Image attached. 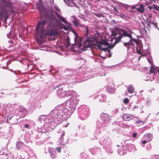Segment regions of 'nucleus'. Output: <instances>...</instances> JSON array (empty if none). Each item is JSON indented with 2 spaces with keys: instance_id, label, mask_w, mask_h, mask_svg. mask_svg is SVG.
I'll return each instance as SVG.
<instances>
[{
  "instance_id": "30",
  "label": "nucleus",
  "mask_w": 159,
  "mask_h": 159,
  "mask_svg": "<svg viewBox=\"0 0 159 159\" xmlns=\"http://www.w3.org/2000/svg\"><path fill=\"white\" fill-rule=\"evenodd\" d=\"M136 42H135V43H136L137 45H139L141 43V41L140 40L138 39L136 41Z\"/></svg>"
},
{
  "instance_id": "25",
  "label": "nucleus",
  "mask_w": 159,
  "mask_h": 159,
  "mask_svg": "<svg viewBox=\"0 0 159 159\" xmlns=\"http://www.w3.org/2000/svg\"><path fill=\"white\" fill-rule=\"evenodd\" d=\"M123 102L125 104H128L129 102V100L128 98H125L123 100Z\"/></svg>"
},
{
  "instance_id": "19",
  "label": "nucleus",
  "mask_w": 159,
  "mask_h": 159,
  "mask_svg": "<svg viewBox=\"0 0 159 159\" xmlns=\"http://www.w3.org/2000/svg\"><path fill=\"white\" fill-rule=\"evenodd\" d=\"M117 27L115 28V30H112V34L111 35L112 36H114L115 37L116 36V35L118 34H119V33H118V32L116 30V28Z\"/></svg>"
},
{
  "instance_id": "3",
  "label": "nucleus",
  "mask_w": 159,
  "mask_h": 159,
  "mask_svg": "<svg viewBox=\"0 0 159 159\" xmlns=\"http://www.w3.org/2000/svg\"><path fill=\"white\" fill-rule=\"evenodd\" d=\"M74 33L75 35L74 38L75 43V44H72V45L73 48H80L81 50V51L82 52L86 50L88 48H90V45L89 44V43H88L87 45H86L82 43L81 41L80 40L79 41H78L77 40L78 34L75 31ZM87 43H88V42Z\"/></svg>"
},
{
  "instance_id": "33",
  "label": "nucleus",
  "mask_w": 159,
  "mask_h": 159,
  "mask_svg": "<svg viewBox=\"0 0 159 159\" xmlns=\"http://www.w3.org/2000/svg\"><path fill=\"white\" fill-rule=\"evenodd\" d=\"M61 86V85L60 84L57 85L56 86H55L54 85H53V89H56L57 88H58L60 87Z\"/></svg>"
},
{
  "instance_id": "12",
  "label": "nucleus",
  "mask_w": 159,
  "mask_h": 159,
  "mask_svg": "<svg viewBox=\"0 0 159 159\" xmlns=\"http://www.w3.org/2000/svg\"><path fill=\"white\" fill-rule=\"evenodd\" d=\"M55 14L60 19V20L65 24H67V22L65 18L59 15L57 12H55Z\"/></svg>"
},
{
  "instance_id": "14",
  "label": "nucleus",
  "mask_w": 159,
  "mask_h": 159,
  "mask_svg": "<svg viewBox=\"0 0 159 159\" xmlns=\"http://www.w3.org/2000/svg\"><path fill=\"white\" fill-rule=\"evenodd\" d=\"M64 2L67 4L68 6L72 7L74 3V0H64Z\"/></svg>"
},
{
  "instance_id": "44",
  "label": "nucleus",
  "mask_w": 159,
  "mask_h": 159,
  "mask_svg": "<svg viewBox=\"0 0 159 159\" xmlns=\"http://www.w3.org/2000/svg\"><path fill=\"white\" fill-rule=\"evenodd\" d=\"M130 48V46H127V49L128 51L129 49Z\"/></svg>"
},
{
  "instance_id": "8",
  "label": "nucleus",
  "mask_w": 159,
  "mask_h": 159,
  "mask_svg": "<svg viewBox=\"0 0 159 159\" xmlns=\"http://www.w3.org/2000/svg\"><path fill=\"white\" fill-rule=\"evenodd\" d=\"M137 7L136 11L140 12L141 13L144 12L145 9H144V6L142 4H140L139 5H136Z\"/></svg>"
},
{
  "instance_id": "34",
  "label": "nucleus",
  "mask_w": 159,
  "mask_h": 159,
  "mask_svg": "<svg viewBox=\"0 0 159 159\" xmlns=\"http://www.w3.org/2000/svg\"><path fill=\"white\" fill-rule=\"evenodd\" d=\"M137 134L135 133H133L132 136L133 138H135L137 137Z\"/></svg>"
},
{
  "instance_id": "36",
  "label": "nucleus",
  "mask_w": 159,
  "mask_h": 159,
  "mask_svg": "<svg viewBox=\"0 0 159 159\" xmlns=\"http://www.w3.org/2000/svg\"><path fill=\"white\" fill-rule=\"evenodd\" d=\"M29 125L28 124H25L24 125V127L25 128L29 129Z\"/></svg>"
},
{
  "instance_id": "38",
  "label": "nucleus",
  "mask_w": 159,
  "mask_h": 159,
  "mask_svg": "<svg viewBox=\"0 0 159 159\" xmlns=\"http://www.w3.org/2000/svg\"><path fill=\"white\" fill-rule=\"evenodd\" d=\"M10 12H12L13 11V10L12 7H10Z\"/></svg>"
},
{
  "instance_id": "46",
  "label": "nucleus",
  "mask_w": 159,
  "mask_h": 159,
  "mask_svg": "<svg viewBox=\"0 0 159 159\" xmlns=\"http://www.w3.org/2000/svg\"><path fill=\"white\" fill-rule=\"evenodd\" d=\"M116 146H117V147H119V145H116Z\"/></svg>"
},
{
  "instance_id": "2",
  "label": "nucleus",
  "mask_w": 159,
  "mask_h": 159,
  "mask_svg": "<svg viewBox=\"0 0 159 159\" xmlns=\"http://www.w3.org/2000/svg\"><path fill=\"white\" fill-rule=\"evenodd\" d=\"M51 19L53 20V21H54V20L55 21L57 20V19H56L53 17H47L46 18H43L41 17L39 20V21L38 22V24L36 26L37 30L38 31L41 29L42 32L44 30V27L47 24V25L49 23V21Z\"/></svg>"
},
{
  "instance_id": "28",
  "label": "nucleus",
  "mask_w": 159,
  "mask_h": 159,
  "mask_svg": "<svg viewBox=\"0 0 159 159\" xmlns=\"http://www.w3.org/2000/svg\"><path fill=\"white\" fill-rule=\"evenodd\" d=\"M50 155L51 157L52 158H54L55 157V154L52 153V152H51L50 153Z\"/></svg>"
},
{
  "instance_id": "1",
  "label": "nucleus",
  "mask_w": 159,
  "mask_h": 159,
  "mask_svg": "<svg viewBox=\"0 0 159 159\" xmlns=\"http://www.w3.org/2000/svg\"><path fill=\"white\" fill-rule=\"evenodd\" d=\"M116 30L119 33V34L118 36L115 38L113 45H111L108 42L106 41H103L100 43L97 42L95 45L97 48L101 51L108 52L110 57L111 56V54L110 53L111 50L113 48L116 44L121 41V39L123 37H126L124 35V33H126L125 29L124 28H116Z\"/></svg>"
},
{
  "instance_id": "17",
  "label": "nucleus",
  "mask_w": 159,
  "mask_h": 159,
  "mask_svg": "<svg viewBox=\"0 0 159 159\" xmlns=\"http://www.w3.org/2000/svg\"><path fill=\"white\" fill-rule=\"evenodd\" d=\"M72 22L74 25L76 26H79L80 27V25H81L82 24L80 23L79 20L76 18H74V20L72 21Z\"/></svg>"
},
{
  "instance_id": "41",
  "label": "nucleus",
  "mask_w": 159,
  "mask_h": 159,
  "mask_svg": "<svg viewBox=\"0 0 159 159\" xmlns=\"http://www.w3.org/2000/svg\"><path fill=\"white\" fill-rule=\"evenodd\" d=\"M146 143H147V141H146V140H143L142 141V144L143 145H144Z\"/></svg>"
},
{
  "instance_id": "32",
  "label": "nucleus",
  "mask_w": 159,
  "mask_h": 159,
  "mask_svg": "<svg viewBox=\"0 0 159 159\" xmlns=\"http://www.w3.org/2000/svg\"><path fill=\"white\" fill-rule=\"evenodd\" d=\"M137 51L138 53L140 55H141V51L140 49L139 48V49H138V48H137Z\"/></svg>"
},
{
  "instance_id": "24",
  "label": "nucleus",
  "mask_w": 159,
  "mask_h": 159,
  "mask_svg": "<svg viewBox=\"0 0 159 159\" xmlns=\"http://www.w3.org/2000/svg\"><path fill=\"white\" fill-rule=\"evenodd\" d=\"M66 41L67 42V43H68V45L67 46V47L69 46V45H70L71 43H70V38L68 36L67 37V38L66 39Z\"/></svg>"
},
{
  "instance_id": "11",
  "label": "nucleus",
  "mask_w": 159,
  "mask_h": 159,
  "mask_svg": "<svg viewBox=\"0 0 159 159\" xmlns=\"http://www.w3.org/2000/svg\"><path fill=\"white\" fill-rule=\"evenodd\" d=\"M132 115L129 114H124L123 116L124 120L125 121H129L131 119Z\"/></svg>"
},
{
  "instance_id": "37",
  "label": "nucleus",
  "mask_w": 159,
  "mask_h": 159,
  "mask_svg": "<svg viewBox=\"0 0 159 159\" xmlns=\"http://www.w3.org/2000/svg\"><path fill=\"white\" fill-rule=\"evenodd\" d=\"M138 106H135L134 107L133 109H132V111H135V109H138Z\"/></svg>"
},
{
  "instance_id": "45",
  "label": "nucleus",
  "mask_w": 159,
  "mask_h": 159,
  "mask_svg": "<svg viewBox=\"0 0 159 159\" xmlns=\"http://www.w3.org/2000/svg\"><path fill=\"white\" fill-rule=\"evenodd\" d=\"M157 156H158V157L157 158V159H159V155H157Z\"/></svg>"
},
{
  "instance_id": "5",
  "label": "nucleus",
  "mask_w": 159,
  "mask_h": 159,
  "mask_svg": "<svg viewBox=\"0 0 159 159\" xmlns=\"http://www.w3.org/2000/svg\"><path fill=\"white\" fill-rule=\"evenodd\" d=\"M124 28L126 29V33L125 34L124 33V35H125L126 37L130 38V40L132 42H134L135 43L136 42V41L137 39L135 38H133L132 36L131 33L132 32L131 31L129 28L128 26H125L124 27Z\"/></svg>"
},
{
  "instance_id": "48",
  "label": "nucleus",
  "mask_w": 159,
  "mask_h": 159,
  "mask_svg": "<svg viewBox=\"0 0 159 159\" xmlns=\"http://www.w3.org/2000/svg\"><path fill=\"white\" fill-rule=\"evenodd\" d=\"M142 23L143 24V25H144V24L143 22H142Z\"/></svg>"
},
{
  "instance_id": "6",
  "label": "nucleus",
  "mask_w": 159,
  "mask_h": 159,
  "mask_svg": "<svg viewBox=\"0 0 159 159\" xmlns=\"http://www.w3.org/2000/svg\"><path fill=\"white\" fill-rule=\"evenodd\" d=\"M79 30L83 32L84 34L87 37L89 33V30L88 27L86 26H84L83 24L80 25Z\"/></svg>"
},
{
  "instance_id": "49",
  "label": "nucleus",
  "mask_w": 159,
  "mask_h": 159,
  "mask_svg": "<svg viewBox=\"0 0 159 159\" xmlns=\"http://www.w3.org/2000/svg\"><path fill=\"white\" fill-rule=\"evenodd\" d=\"M140 57H141V56H140V57H139V59H140Z\"/></svg>"
},
{
  "instance_id": "42",
  "label": "nucleus",
  "mask_w": 159,
  "mask_h": 159,
  "mask_svg": "<svg viewBox=\"0 0 159 159\" xmlns=\"http://www.w3.org/2000/svg\"><path fill=\"white\" fill-rule=\"evenodd\" d=\"M114 10H115V11H116V12H117L118 13H120V12H118V11H117V10L116 9L115 7H113Z\"/></svg>"
},
{
  "instance_id": "40",
  "label": "nucleus",
  "mask_w": 159,
  "mask_h": 159,
  "mask_svg": "<svg viewBox=\"0 0 159 159\" xmlns=\"http://www.w3.org/2000/svg\"><path fill=\"white\" fill-rule=\"evenodd\" d=\"M123 45L125 47H127V46H128L127 43V42L124 43H123Z\"/></svg>"
},
{
  "instance_id": "13",
  "label": "nucleus",
  "mask_w": 159,
  "mask_h": 159,
  "mask_svg": "<svg viewBox=\"0 0 159 159\" xmlns=\"http://www.w3.org/2000/svg\"><path fill=\"white\" fill-rule=\"evenodd\" d=\"M100 117L102 120L104 121H105L109 117V115L104 113H102L100 116Z\"/></svg>"
},
{
  "instance_id": "39",
  "label": "nucleus",
  "mask_w": 159,
  "mask_h": 159,
  "mask_svg": "<svg viewBox=\"0 0 159 159\" xmlns=\"http://www.w3.org/2000/svg\"><path fill=\"white\" fill-rule=\"evenodd\" d=\"M128 44V46H130L132 43L130 40H129V41L128 42H127Z\"/></svg>"
},
{
  "instance_id": "4",
  "label": "nucleus",
  "mask_w": 159,
  "mask_h": 159,
  "mask_svg": "<svg viewBox=\"0 0 159 159\" xmlns=\"http://www.w3.org/2000/svg\"><path fill=\"white\" fill-rule=\"evenodd\" d=\"M54 25V21L52 19H51L46 27V30L48 31L47 34L50 36L55 35V31L53 28Z\"/></svg>"
},
{
  "instance_id": "21",
  "label": "nucleus",
  "mask_w": 159,
  "mask_h": 159,
  "mask_svg": "<svg viewBox=\"0 0 159 159\" xmlns=\"http://www.w3.org/2000/svg\"><path fill=\"white\" fill-rule=\"evenodd\" d=\"M152 25L156 28H157L158 30H159L157 27V23L156 22H155L154 21L151 20V21L150 22V25Z\"/></svg>"
},
{
  "instance_id": "29",
  "label": "nucleus",
  "mask_w": 159,
  "mask_h": 159,
  "mask_svg": "<svg viewBox=\"0 0 159 159\" xmlns=\"http://www.w3.org/2000/svg\"><path fill=\"white\" fill-rule=\"evenodd\" d=\"M154 8L156 10L159 11V6L157 5H155L154 6Z\"/></svg>"
},
{
  "instance_id": "10",
  "label": "nucleus",
  "mask_w": 159,
  "mask_h": 159,
  "mask_svg": "<svg viewBox=\"0 0 159 159\" xmlns=\"http://www.w3.org/2000/svg\"><path fill=\"white\" fill-rule=\"evenodd\" d=\"M9 121L10 123L15 125L17 123L18 119L15 116H12L10 118Z\"/></svg>"
},
{
  "instance_id": "7",
  "label": "nucleus",
  "mask_w": 159,
  "mask_h": 159,
  "mask_svg": "<svg viewBox=\"0 0 159 159\" xmlns=\"http://www.w3.org/2000/svg\"><path fill=\"white\" fill-rule=\"evenodd\" d=\"M7 11L5 10V7L0 5V18H2L3 16L6 14Z\"/></svg>"
},
{
  "instance_id": "35",
  "label": "nucleus",
  "mask_w": 159,
  "mask_h": 159,
  "mask_svg": "<svg viewBox=\"0 0 159 159\" xmlns=\"http://www.w3.org/2000/svg\"><path fill=\"white\" fill-rule=\"evenodd\" d=\"M130 46V47L131 48H132L134 49V45L132 43H131Z\"/></svg>"
},
{
  "instance_id": "15",
  "label": "nucleus",
  "mask_w": 159,
  "mask_h": 159,
  "mask_svg": "<svg viewBox=\"0 0 159 159\" xmlns=\"http://www.w3.org/2000/svg\"><path fill=\"white\" fill-rule=\"evenodd\" d=\"M145 136L146 139L148 140V142H150L152 139V134L150 133L146 134L145 135Z\"/></svg>"
},
{
  "instance_id": "31",
  "label": "nucleus",
  "mask_w": 159,
  "mask_h": 159,
  "mask_svg": "<svg viewBox=\"0 0 159 159\" xmlns=\"http://www.w3.org/2000/svg\"><path fill=\"white\" fill-rule=\"evenodd\" d=\"M56 150L58 152H61V148L59 147H57L55 148Z\"/></svg>"
},
{
  "instance_id": "22",
  "label": "nucleus",
  "mask_w": 159,
  "mask_h": 159,
  "mask_svg": "<svg viewBox=\"0 0 159 159\" xmlns=\"http://www.w3.org/2000/svg\"><path fill=\"white\" fill-rule=\"evenodd\" d=\"M151 69L149 70V72L151 73L155 74L157 70L156 69L153 68L152 66L151 67Z\"/></svg>"
},
{
  "instance_id": "27",
  "label": "nucleus",
  "mask_w": 159,
  "mask_h": 159,
  "mask_svg": "<svg viewBox=\"0 0 159 159\" xmlns=\"http://www.w3.org/2000/svg\"><path fill=\"white\" fill-rule=\"evenodd\" d=\"M118 16H119L121 18H122L123 19H124L125 17L126 16L125 15L122 14H120V15H117Z\"/></svg>"
},
{
  "instance_id": "16",
  "label": "nucleus",
  "mask_w": 159,
  "mask_h": 159,
  "mask_svg": "<svg viewBox=\"0 0 159 159\" xmlns=\"http://www.w3.org/2000/svg\"><path fill=\"white\" fill-rule=\"evenodd\" d=\"M24 145V144L21 141H19L16 143V147L17 149L19 150Z\"/></svg>"
},
{
  "instance_id": "47",
  "label": "nucleus",
  "mask_w": 159,
  "mask_h": 159,
  "mask_svg": "<svg viewBox=\"0 0 159 159\" xmlns=\"http://www.w3.org/2000/svg\"><path fill=\"white\" fill-rule=\"evenodd\" d=\"M42 1V0H39V1L40 2L41 1Z\"/></svg>"
},
{
  "instance_id": "43",
  "label": "nucleus",
  "mask_w": 159,
  "mask_h": 159,
  "mask_svg": "<svg viewBox=\"0 0 159 159\" xmlns=\"http://www.w3.org/2000/svg\"><path fill=\"white\" fill-rule=\"evenodd\" d=\"M136 8H137V7H135V6H133L132 7V8L133 9H136Z\"/></svg>"
},
{
  "instance_id": "20",
  "label": "nucleus",
  "mask_w": 159,
  "mask_h": 159,
  "mask_svg": "<svg viewBox=\"0 0 159 159\" xmlns=\"http://www.w3.org/2000/svg\"><path fill=\"white\" fill-rule=\"evenodd\" d=\"M107 90L108 92L110 93L113 94L115 93V90L113 88L109 87L107 88Z\"/></svg>"
},
{
  "instance_id": "50",
  "label": "nucleus",
  "mask_w": 159,
  "mask_h": 159,
  "mask_svg": "<svg viewBox=\"0 0 159 159\" xmlns=\"http://www.w3.org/2000/svg\"><path fill=\"white\" fill-rule=\"evenodd\" d=\"M62 134L63 135H64V134L63 133H62Z\"/></svg>"
},
{
  "instance_id": "9",
  "label": "nucleus",
  "mask_w": 159,
  "mask_h": 159,
  "mask_svg": "<svg viewBox=\"0 0 159 159\" xmlns=\"http://www.w3.org/2000/svg\"><path fill=\"white\" fill-rule=\"evenodd\" d=\"M64 92H63L62 88H59L57 90V94L58 96L60 98H62L65 96Z\"/></svg>"
},
{
  "instance_id": "18",
  "label": "nucleus",
  "mask_w": 159,
  "mask_h": 159,
  "mask_svg": "<svg viewBox=\"0 0 159 159\" xmlns=\"http://www.w3.org/2000/svg\"><path fill=\"white\" fill-rule=\"evenodd\" d=\"M134 89L133 87L131 86V85H130L128 88V91L129 93H133L134 91Z\"/></svg>"
},
{
  "instance_id": "26",
  "label": "nucleus",
  "mask_w": 159,
  "mask_h": 159,
  "mask_svg": "<svg viewBox=\"0 0 159 159\" xmlns=\"http://www.w3.org/2000/svg\"><path fill=\"white\" fill-rule=\"evenodd\" d=\"M65 94H66V96H70L71 95V94L70 93V92H67V91H65Z\"/></svg>"
},
{
  "instance_id": "23",
  "label": "nucleus",
  "mask_w": 159,
  "mask_h": 159,
  "mask_svg": "<svg viewBox=\"0 0 159 159\" xmlns=\"http://www.w3.org/2000/svg\"><path fill=\"white\" fill-rule=\"evenodd\" d=\"M151 20L149 18L147 19V22H146L149 28H151V25H150V22L151 21Z\"/></svg>"
}]
</instances>
